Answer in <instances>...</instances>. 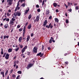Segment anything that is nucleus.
Listing matches in <instances>:
<instances>
[{"label": "nucleus", "instance_id": "1", "mask_svg": "<svg viewBox=\"0 0 79 79\" xmlns=\"http://www.w3.org/2000/svg\"><path fill=\"white\" fill-rule=\"evenodd\" d=\"M46 27H47L48 29H49V28L52 29L53 28V25H52V23H50L48 26V25L46 26Z\"/></svg>", "mask_w": 79, "mask_h": 79}, {"label": "nucleus", "instance_id": "2", "mask_svg": "<svg viewBox=\"0 0 79 79\" xmlns=\"http://www.w3.org/2000/svg\"><path fill=\"white\" fill-rule=\"evenodd\" d=\"M7 2L10 6L11 5V4L13 3V0H7Z\"/></svg>", "mask_w": 79, "mask_h": 79}, {"label": "nucleus", "instance_id": "3", "mask_svg": "<svg viewBox=\"0 0 79 79\" xmlns=\"http://www.w3.org/2000/svg\"><path fill=\"white\" fill-rule=\"evenodd\" d=\"M32 66H33V64H29L27 65V69H29L30 68H31Z\"/></svg>", "mask_w": 79, "mask_h": 79}, {"label": "nucleus", "instance_id": "4", "mask_svg": "<svg viewBox=\"0 0 79 79\" xmlns=\"http://www.w3.org/2000/svg\"><path fill=\"white\" fill-rule=\"evenodd\" d=\"M2 19L3 21H5L6 20V21H7V23H8V22H9L10 21V19H9V18L6 19V18H5L4 19V18H2Z\"/></svg>", "mask_w": 79, "mask_h": 79}, {"label": "nucleus", "instance_id": "5", "mask_svg": "<svg viewBox=\"0 0 79 79\" xmlns=\"http://www.w3.org/2000/svg\"><path fill=\"white\" fill-rule=\"evenodd\" d=\"M33 51L34 52L37 53V48L36 47H34Z\"/></svg>", "mask_w": 79, "mask_h": 79}, {"label": "nucleus", "instance_id": "6", "mask_svg": "<svg viewBox=\"0 0 79 79\" xmlns=\"http://www.w3.org/2000/svg\"><path fill=\"white\" fill-rule=\"evenodd\" d=\"M18 15V12H16L13 14L12 15L13 18H16V16H17Z\"/></svg>", "mask_w": 79, "mask_h": 79}, {"label": "nucleus", "instance_id": "7", "mask_svg": "<svg viewBox=\"0 0 79 79\" xmlns=\"http://www.w3.org/2000/svg\"><path fill=\"white\" fill-rule=\"evenodd\" d=\"M14 23H15L14 22H13V21H11V20H10V23H9L10 25L13 26L14 24Z\"/></svg>", "mask_w": 79, "mask_h": 79}, {"label": "nucleus", "instance_id": "8", "mask_svg": "<svg viewBox=\"0 0 79 79\" xmlns=\"http://www.w3.org/2000/svg\"><path fill=\"white\" fill-rule=\"evenodd\" d=\"M47 24V20H45V21L44 22L43 26L44 27H45L46 26V25Z\"/></svg>", "mask_w": 79, "mask_h": 79}, {"label": "nucleus", "instance_id": "9", "mask_svg": "<svg viewBox=\"0 0 79 79\" xmlns=\"http://www.w3.org/2000/svg\"><path fill=\"white\" fill-rule=\"evenodd\" d=\"M43 55H44V53L42 54L41 52H40L37 54V56H40V57H42Z\"/></svg>", "mask_w": 79, "mask_h": 79}, {"label": "nucleus", "instance_id": "10", "mask_svg": "<svg viewBox=\"0 0 79 79\" xmlns=\"http://www.w3.org/2000/svg\"><path fill=\"white\" fill-rule=\"evenodd\" d=\"M9 56H10V55H9V54L8 53H7L5 56L6 59V60H8V59L9 58Z\"/></svg>", "mask_w": 79, "mask_h": 79}, {"label": "nucleus", "instance_id": "11", "mask_svg": "<svg viewBox=\"0 0 79 79\" xmlns=\"http://www.w3.org/2000/svg\"><path fill=\"white\" fill-rule=\"evenodd\" d=\"M31 27H32V25L30 24H29L27 28L28 29H31Z\"/></svg>", "mask_w": 79, "mask_h": 79}, {"label": "nucleus", "instance_id": "12", "mask_svg": "<svg viewBox=\"0 0 79 79\" xmlns=\"http://www.w3.org/2000/svg\"><path fill=\"white\" fill-rule=\"evenodd\" d=\"M29 11V7H28V10L24 11L25 14H27V13H28Z\"/></svg>", "mask_w": 79, "mask_h": 79}, {"label": "nucleus", "instance_id": "13", "mask_svg": "<svg viewBox=\"0 0 79 79\" xmlns=\"http://www.w3.org/2000/svg\"><path fill=\"white\" fill-rule=\"evenodd\" d=\"M6 39H8V38H9V36L8 35H4L3 36V39H6Z\"/></svg>", "mask_w": 79, "mask_h": 79}, {"label": "nucleus", "instance_id": "14", "mask_svg": "<svg viewBox=\"0 0 79 79\" xmlns=\"http://www.w3.org/2000/svg\"><path fill=\"white\" fill-rule=\"evenodd\" d=\"M29 39H30V35H28L27 39V41L28 42L29 40Z\"/></svg>", "mask_w": 79, "mask_h": 79}, {"label": "nucleus", "instance_id": "15", "mask_svg": "<svg viewBox=\"0 0 79 79\" xmlns=\"http://www.w3.org/2000/svg\"><path fill=\"white\" fill-rule=\"evenodd\" d=\"M50 13V11H49V10L48 9H47L46 10V15H48Z\"/></svg>", "mask_w": 79, "mask_h": 79}, {"label": "nucleus", "instance_id": "16", "mask_svg": "<svg viewBox=\"0 0 79 79\" xmlns=\"http://www.w3.org/2000/svg\"><path fill=\"white\" fill-rule=\"evenodd\" d=\"M1 74H2L3 77H5V74H4V72H1Z\"/></svg>", "mask_w": 79, "mask_h": 79}, {"label": "nucleus", "instance_id": "17", "mask_svg": "<svg viewBox=\"0 0 79 79\" xmlns=\"http://www.w3.org/2000/svg\"><path fill=\"white\" fill-rule=\"evenodd\" d=\"M8 24H6L4 26L5 28L6 29H7V28H8Z\"/></svg>", "mask_w": 79, "mask_h": 79}, {"label": "nucleus", "instance_id": "18", "mask_svg": "<svg viewBox=\"0 0 79 79\" xmlns=\"http://www.w3.org/2000/svg\"><path fill=\"white\" fill-rule=\"evenodd\" d=\"M55 20L56 23H58V22H59V20H58V19L57 18H55Z\"/></svg>", "mask_w": 79, "mask_h": 79}, {"label": "nucleus", "instance_id": "19", "mask_svg": "<svg viewBox=\"0 0 79 79\" xmlns=\"http://www.w3.org/2000/svg\"><path fill=\"white\" fill-rule=\"evenodd\" d=\"M22 38L21 37H19V42H21V40H22Z\"/></svg>", "mask_w": 79, "mask_h": 79}, {"label": "nucleus", "instance_id": "20", "mask_svg": "<svg viewBox=\"0 0 79 79\" xmlns=\"http://www.w3.org/2000/svg\"><path fill=\"white\" fill-rule=\"evenodd\" d=\"M51 39L49 40V43H50V44H51V43L52 42V40L53 39V38H52V37H51Z\"/></svg>", "mask_w": 79, "mask_h": 79}, {"label": "nucleus", "instance_id": "21", "mask_svg": "<svg viewBox=\"0 0 79 79\" xmlns=\"http://www.w3.org/2000/svg\"><path fill=\"white\" fill-rule=\"evenodd\" d=\"M12 50H13V49L11 48H9L8 50V52L9 53H10V52H12Z\"/></svg>", "mask_w": 79, "mask_h": 79}, {"label": "nucleus", "instance_id": "22", "mask_svg": "<svg viewBox=\"0 0 79 79\" xmlns=\"http://www.w3.org/2000/svg\"><path fill=\"white\" fill-rule=\"evenodd\" d=\"M15 18H12L11 20V21H13V22H15Z\"/></svg>", "mask_w": 79, "mask_h": 79}, {"label": "nucleus", "instance_id": "23", "mask_svg": "<svg viewBox=\"0 0 79 79\" xmlns=\"http://www.w3.org/2000/svg\"><path fill=\"white\" fill-rule=\"evenodd\" d=\"M40 18V17H39V16L38 15L36 17V19L39 21V19Z\"/></svg>", "mask_w": 79, "mask_h": 79}, {"label": "nucleus", "instance_id": "24", "mask_svg": "<svg viewBox=\"0 0 79 79\" xmlns=\"http://www.w3.org/2000/svg\"><path fill=\"white\" fill-rule=\"evenodd\" d=\"M53 5L55 7H56V6H57V4H56V3L55 2L53 4Z\"/></svg>", "mask_w": 79, "mask_h": 79}, {"label": "nucleus", "instance_id": "25", "mask_svg": "<svg viewBox=\"0 0 79 79\" xmlns=\"http://www.w3.org/2000/svg\"><path fill=\"white\" fill-rule=\"evenodd\" d=\"M25 50H26L25 49H23V48L21 50L22 53H24V52H25Z\"/></svg>", "mask_w": 79, "mask_h": 79}, {"label": "nucleus", "instance_id": "26", "mask_svg": "<svg viewBox=\"0 0 79 79\" xmlns=\"http://www.w3.org/2000/svg\"><path fill=\"white\" fill-rule=\"evenodd\" d=\"M8 70H7L5 73V76H6L8 74Z\"/></svg>", "mask_w": 79, "mask_h": 79}, {"label": "nucleus", "instance_id": "27", "mask_svg": "<svg viewBox=\"0 0 79 79\" xmlns=\"http://www.w3.org/2000/svg\"><path fill=\"white\" fill-rule=\"evenodd\" d=\"M1 55L3 54V48H1Z\"/></svg>", "mask_w": 79, "mask_h": 79}, {"label": "nucleus", "instance_id": "28", "mask_svg": "<svg viewBox=\"0 0 79 79\" xmlns=\"http://www.w3.org/2000/svg\"><path fill=\"white\" fill-rule=\"evenodd\" d=\"M31 18H32V15L31 14H30L28 16V19H30Z\"/></svg>", "mask_w": 79, "mask_h": 79}, {"label": "nucleus", "instance_id": "29", "mask_svg": "<svg viewBox=\"0 0 79 79\" xmlns=\"http://www.w3.org/2000/svg\"><path fill=\"white\" fill-rule=\"evenodd\" d=\"M19 47H18L17 48H16L15 49V52H18V50H19Z\"/></svg>", "mask_w": 79, "mask_h": 79}, {"label": "nucleus", "instance_id": "30", "mask_svg": "<svg viewBox=\"0 0 79 79\" xmlns=\"http://www.w3.org/2000/svg\"><path fill=\"white\" fill-rule=\"evenodd\" d=\"M21 6H23V7H24L25 6V3H23L21 5Z\"/></svg>", "mask_w": 79, "mask_h": 79}, {"label": "nucleus", "instance_id": "31", "mask_svg": "<svg viewBox=\"0 0 79 79\" xmlns=\"http://www.w3.org/2000/svg\"><path fill=\"white\" fill-rule=\"evenodd\" d=\"M27 48V46H25L23 48V49H24L25 50H26Z\"/></svg>", "mask_w": 79, "mask_h": 79}, {"label": "nucleus", "instance_id": "32", "mask_svg": "<svg viewBox=\"0 0 79 79\" xmlns=\"http://www.w3.org/2000/svg\"><path fill=\"white\" fill-rule=\"evenodd\" d=\"M18 16H21V13L19 12L18 13Z\"/></svg>", "mask_w": 79, "mask_h": 79}, {"label": "nucleus", "instance_id": "33", "mask_svg": "<svg viewBox=\"0 0 79 79\" xmlns=\"http://www.w3.org/2000/svg\"><path fill=\"white\" fill-rule=\"evenodd\" d=\"M52 15H50L49 17V19H52Z\"/></svg>", "mask_w": 79, "mask_h": 79}, {"label": "nucleus", "instance_id": "34", "mask_svg": "<svg viewBox=\"0 0 79 79\" xmlns=\"http://www.w3.org/2000/svg\"><path fill=\"white\" fill-rule=\"evenodd\" d=\"M22 72L21 71H19L18 72V74H21Z\"/></svg>", "mask_w": 79, "mask_h": 79}, {"label": "nucleus", "instance_id": "35", "mask_svg": "<svg viewBox=\"0 0 79 79\" xmlns=\"http://www.w3.org/2000/svg\"><path fill=\"white\" fill-rule=\"evenodd\" d=\"M10 15H11V14L9 13V12L7 13V16H10Z\"/></svg>", "mask_w": 79, "mask_h": 79}, {"label": "nucleus", "instance_id": "36", "mask_svg": "<svg viewBox=\"0 0 79 79\" xmlns=\"http://www.w3.org/2000/svg\"><path fill=\"white\" fill-rule=\"evenodd\" d=\"M6 52L4 53L3 55V57H5V55H6Z\"/></svg>", "mask_w": 79, "mask_h": 79}, {"label": "nucleus", "instance_id": "37", "mask_svg": "<svg viewBox=\"0 0 79 79\" xmlns=\"http://www.w3.org/2000/svg\"><path fill=\"white\" fill-rule=\"evenodd\" d=\"M20 7L19 6H17L16 8V10H19Z\"/></svg>", "mask_w": 79, "mask_h": 79}, {"label": "nucleus", "instance_id": "38", "mask_svg": "<svg viewBox=\"0 0 79 79\" xmlns=\"http://www.w3.org/2000/svg\"><path fill=\"white\" fill-rule=\"evenodd\" d=\"M7 17L6 16H3V17H2V19L3 18L5 19V18H6Z\"/></svg>", "mask_w": 79, "mask_h": 79}, {"label": "nucleus", "instance_id": "39", "mask_svg": "<svg viewBox=\"0 0 79 79\" xmlns=\"http://www.w3.org/2000/svg\"><path fill=\"white\" fill-rule=\"evenodd\" d=\"M69 22V21H68V19H66V23H68Z\"/></svg>", "mask_w": 79, "mask_h": 79}, {"label": "nucleus", "instance_id": "40", "mask_svg": "<svg viewBox=\"0 0 79 79\" xmlns=\"http://www.w3.org/2000/svg\"><path fill=\"white\" fill-rule=\"evenodd\" d=\"M23 34H25V33L26 32V30H23Z\"/></svg>", "mask_w": 79, "mask_h": 79}, {"label": "nucleus", "instance_id": "41", "mask_svg": "<svg viewBox=\"0 0 79 79\" xmlns=\"http://www.w3.org/2000/svg\"><path fill=\"white\" fill-rule=\"evenodd\" d=\"M19 31H20V32H21V31H23V28H20L19 29Z\"/></svg>", "mask_w": 79, "mask_h": 79}, {"label": "nucleus", "instance_id": "42", "mask_svg": "<svg viewBox=\"0 0 79 79\" xmlns=\"http://www.w3.org/2000/svg\"><path fill=\"white\" fill-rule=\"evenodd\" d=\"M45 2V1L44 0L43 1V2H42V5L43 6H44V3Z\"/></svg>", "mask_w": 79, "mask_h": 79}, {"label": "nucleus", "instance_id": "43", "mask_svg": "<svg viewBox=\"0 0 79 79\" xmlns=\"http://www.w3.org/2000/svg\"><path fill=\"white\" fill-rule=\"evenodd\" d=\"M69 12H71V11H72V9H69Z\"/></svg>", "mask_w": 79, "mask_h": 79}, {"label": "nucleus", "instance_id": "44", "mask_svg": "<svg viewBox=\"0 0 79 79\" xmlns=\"http://www.w3.org/2000/svg\"><path fill=\"white\" fill-rule=\"evenodd\" d=\"M36 8H39V6L38 4H37L36 6Z\"/></svg>", "mask_w": 79, "mask_h": 79}, {"label": "nucleus", "instance_id": "45", "mask_svg": "<svg viewBox=\"0 0 79 79\" xmlns=\"http://www.w3.org/2000/svg\"><path fill=\"white\" fill-rule=\"evenodd\" d=\"M37 11L38 12H40V9H37Z\"/></svg>", "mask_w": 79, "mask_h": 79}, {"label": "nucleus", "instance_id": "46", "mask_svg": "<svg viewBox=\"0 0 79 79\" xmlns=\"http://www.w3.org/2000/svg\"><path fill=\"white\" fill-rule=\"evenodd\" d=\"M20 48H23V45H21V46L20 47Z\"/></svg>", "mask_w": 79, "mask_h": 79}, {"label": "nucleus", "instance_id": "47", "mask_svg": "<svg viewBox=\"0 0 79 79\" xmlns=\"http://www.w3.org/2000/svg\"><path fill=\"white\" fill-rule=\"evenodd\" d=\"M12 76L13 77H16V75L15 74H13Z\"/></svg>", "mask_w": 79, "mask_h": 79}, {"label": "nucleus", "instance_id": "48", "mask_svg": "<svg viewBox=\"0 0 79 79\" xmlns=\"http://www.w3.org/2000/svg\"><path fill=\"white\" fill-rule=\"evenodd\" d=\"M42 50H44V45H42Z\"/></svg>", "mask_w": 79, "mask_h": 79}, {"label": "nucleus", "instance_id": "49", "mask_svg": "<svg viewBox=\"0 0 79 79\" xmlns=\"http://www.w3.org/2000/svg\"><path fill=\"white\" fill-rule=\"evenodd\" d=\"M23 31H26V27L24 26V27Z\"/></svg>", "mask_w": 79, "mask_h": 79}, {"label": "nucleus", "instance_id": "50", "mask_svg": "<svg viewBox=\"0 0 79 79\" xmlns=\"http://www.w3.org/2000/svg\"><path fill=\"white\" fill-rule=\"evenodd\" d=\"M16 56H15L13 58L14 60H16Z\"/></svg>", "mask_w": 79, "mask_h": 79}, {"label": "nucleus", "instance_id": "51", "mask_svg": "<svg viewBox=\"0 0 79 79\" xmlns=\"http://www.w3.org/2000/svg\"><path fill=\"white\" fill-rule=\"evenodd\" d=\"M14 64H16V60L14 61Z\"/></svg>", "mask_w": 79, "mask_h": 79}, {"label": "nucleus", "instance_id": "52", "mask_svg": "<svg viewBox=\"0 0 79 79\" xmlns=\"http://www.w3.org/2000/svg\"><path fill=\"white\" fill-rule=\"evenodd\" d=\"M34 22H38V21H39L37 20L36 19H35L34 21Z\"/></svg>", "mask_w": 79, "mask_h": 79}, {"label": "nucleus", "instance_id": "53", "mask_svg": "<svg viewBox=\"0 0 79 79\" xmlns=\"http://www.w3.org/2000/svg\"><path fill=\"white\" fill-rule=\"evenodd\" d=\"M8 12H9V13H11V10L9 9L8 10Z\"/></svg>", "mask_w": 79, "mask_h": 79}, {"label": "nucleus", "instance_id": "54", "mask_svg": "<svg viewBox=\"0 0 79 79\" xmlns=\"http://www.w3.org/2000/svg\"><path fill=\"white\" fill-rule=\"evenodd\" d=\"M28 25V22H27L26 23L25 26H27Z\"/></svg>", "mask_w": 79, "mask_h": 79}, {"label": "nucleus", "instance_id": "55", "mask_svg": "<svg viewBox=\"0 0 79 79\" xmlns=\"http://www.w3.org/2000/svg\"><path fill=\"white\" fill-rule=\"evenodd\" d=\"M23 0H19V2H23Z\"/></svg>", "mask_w": 79, "mask_h": 79}, {"label": "nucleus", "instance_id": "56", "mask_svg": "<svg viewBox=\"0 0 79 79\" xmlns=\"http://www.w3.org/2000/svg\"><path fill=\"white\" fill-rule=\"evenodd\" d=\"M56 13H58V12H59L58 9H56Z\"/></svg>", "mask_w": 79, "mask_h": 79}, {"label": "nucleus", "instance_id": "57", "mask_svg": "<svg viewBox=\"0 0 79 79\" xmlns=\"http://www.w3.org/2000/svg\"><path fill=\"white\" fill-rule=\"evenodd\" d=\"M13 69H11L10 71V73H12V72H13Z\"/></svg>", "mask_w": 79, "mask_h": 79}, {"label": "nucleus", "instance_id": "58", "mask_svg": "<svg viewBox=\"0 0 79 79\" xmlns=\"http://www.w3.org/2000/svg\"><path fill=\"white\" fill-rule=\"evenodd\" d=\"M68 4L69 5H72V3L70 2V3H69Z\"/></svg>", "mask_w": 79, "mask_h": 79}, {"label": "nucleus", "instance_id": "59", "mask_svg": "<svg viewBox=\"0 0 79 79\" xmlns=\"http://www.w3.org/2000/svg\"><path fill=\"white\" fill-rule=\"evenodd\" d=\"M19 63V61L18 60H17L16 62V64H18Z\"/></svg>", "mask_w": 79, "mask_h": 79}, {"label": "nucleus", "instance_id": "60", "mask_svg": "<svg viewBox=\"0 0 79 79\" xmlns=\"http://www.w3.org/2000/svg\"><path fill=\"white\" fill-rule=\"evenodd\" d=\"M20 27V25H18L17 26V28H19V27Z\"/></svg>", "mask_w": 79, "mask_h": 79}, {"label": "nucleus", "instance_id": "61", "mask_svg": "<svg viewBox=\"0 0 79 79\" xmlns=\"http://www.w3.org/2000/svg\"><path fill=\"white\" fill-rule=\"evenodd\" d=\"M76 10H79V8H78V6H77L76 7Z\"/></svg>", "mask_w": 79, "mask_h": 79}, {"label": "nucleus", "instance_id": "62", "mask_svg": "<svg viewBox=\"0 0 79 79\" xmlns=\"http://www.w3.org/2000/svg\"><path fill=\"white\" fill-rule=\"evenodd\" d=\"M20 76L19 75L18 76V77H17L16 79H18V78H19V77Z\"/></svg>", "mask_w": 79, "mask_h": 79}, {"label": "nucleus", "instance_id": "63", "mask_svg": "<svg viewBox=\"0 0 79 79\" xmlns=\"http://www.w3.org/2000/svg\"><path fill=\"white\" fill-rule=\"evenodd\" d=\"M15 68L16 69H18V65L16 66Z\"/></svg>", "mask_w": 79, "mask_h": 79}, {"label": "nucleus", "instance_id": "64", "mask_svg": "<svg viewBox=\"0 0 79 79\" xmlns=\"http://www.w3.org/2000/svg\"><path fill=\"white\" fill-rule=\"evenodd\" d=\"M33 35V33H32L31 34V37H32Z\"/></svg>", "mask_w": 79, "mask_h": 79}]
</instances>
